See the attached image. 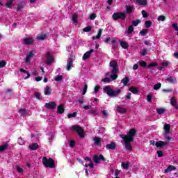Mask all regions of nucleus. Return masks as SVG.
I'll return each mask as SVG.
<instances>
[{
	"instance_id": "obj_1",
	"label": "nucleus",
	"mask_w": 178,
	"mask_h": 178,
	"mask_svg": "<svg viewBox=\"0 0 178 178\" xmlns=\"http://www.w3.org/2000/svg\"><path fill=\"white\" fill-rule=\"evenodd\" d=\"M137 136V130L135 128L130 129L127 132V135L120 134V137L124 140V144L125 145V149L127 151H133V147H131V143L134 141V137Z\"/></svg>"
},
{
	"instance_id": "obj_2",
	"label": "nucleus",
	"mask_w": 178,
	"mask_h": 178,
	"mask_svg": "<svg viewBox=\"0 0 178 178\" xmlns=\"http://www.w3.org/2000/svg\"><path fill=\"white\" fill-rule=\"evenodd\" d=\"M104 92L107 94L108 97H118L122 94V89H118L115 90L109 86H105L104 88Z\"/></svg>"
},
{
	"instance_id": "obj_3",
	"label": "nucleus",
	"mask_w": 178,
	"mask_h": 178,
	"mask_svg": "<svg viewBox=\"0 0 178 178\" xmlns=\"http://www.w3.org/2000/svg\"><path fill=\"white\" fill-rule=\"evenodd\" d=\"M42 163L45 168H49L50 169L55 168V161L52 158L47 159V156H44Z\"/></svg>"
},
{
	"instance_id": "obj_4",
	"label": "nucleus",
	"mask_w": 178,
	"mask_h": 178,
	"mask_svg": "<svg viewBox=\"0 0 178 178\" xmlns=\"http://www.w3.org/2000/svg\"><path fill=\"white\" fill-rule=\"evenodd\" d=\"M126 17H127V13L122 12L115 13L112 15V19L115 21H118L119 19H121V20H126Z\"/></svg>"
},
{
	"instance_id": "obj_5",
	"label": "nucleus",
	"mask_w": 178,
	"mask_h": 178,
	"mask_svg": "<svg viewBox=\"0 0 178 178\" xmlns=\"http://www.w3.org/2000/svg\"><path fill=\"white\" fill-rule=\"evenodd\" d=\"M72 129L74 131H76V133L79 134V137H81V138H84V137H86V134L84 133L83 128L81 127H80L79 125H73L72 127Z\"/></svg>"
},
{
	"instance_id": "obj_6",
	"label": "nucleus",
	"mask_w": 178,
	"mask_h": 178,
	"mask_svg": "<svg viewBox=\"0 0 178 178\" xmlns=\"http://www.w3.org/2000/svg\"><path fill=\"white\" fill-rule=\"evenodd\" d=\"M110 67H113L111 73H118L119 72V66L118 65V61L116 60H113L110 61Z\"/></svg>"
},
{
	"instance_id": "obj_7",
	"label": "nucleus",
	"mask_w": 178,
	"mask_h": 178,
	"mask_svg": "<svg viewBox=\"0 0 178 178\" xmlns=\"http://www.w3.org/2000/svg\"><path fill=\"white\" fill-rule=\"evenodd\" d=\"M44 108L54 111V109H56V103L55 102H49V103H45Z\"/></svg>"
},
{
	"instance_id": "obj_8",
	"label": "nucleus",
	"mask_w": 178,
	"mask_h": 178,
	"mask_svg": "<svg viewBox=\"0 0 178 178\" xmlns=\"http://www.w3.org/2000/svg\"><path fill=\"white\" fill-rule=\"evenodd\" d=\"M92 52H94V49H92L86 51L82 57L83 60H86V59H90V58H91V54H92Z\"/></svg>"
},
{
	"instance_id": "obj_9",
	"label": "nucleus",
	"mask_w": 178,
	"mask_h": 178,
	"mask_svg": "<svg viewBox=\"0 0 178 178\" xmlns=\"http://www.w3.org/2000/svg\"><path fill=\"white\" fill-rule=\"evenodd\" d=\"M54 60V57H52V54L51 53L47 52V60H46V63L47 65H52V62Z\"/></svg>"
},
{
	"instance_id": "obj_10",
	"label": "nucleus",
	"mask_w": 178,
	"mask_h": 178,
	"mask_svg": "<svg viewBox=\"0 0 178 178\" xmlns=\"http://www.w3.org/2000/svg\"><path fill=\"white\" fill-rule=\"evenodd\" d=\"M169 143L168 142H163L162 140H159L156 142L155 145L156 148H163V147H166Z\"/></svg>"
},
{
	"instance_id": "obj_11",
	"label": "nucleus",
	"mask_w": 178,
	"mask_h": 178,
	"mask_svg": "<svg viewBox=\"0 0 178 178\" xmlns=\"http://www.w3.org/2000/svg\"><path fill=\"white\" fill-rule=\"evenodd\" d=\"M170 104L175 109H178L177 99L175 96L171 97Z\"/></svg>"
},
{
	"instance_id": "obj_12",
	"label": "nucleus",
	"mask_w": 178,
	"mask_h": 178,
	"mask_svg": "<svg viewBox=\"0 0 178 178\" xmlns=\"http://www.w3.org/2000/svg\"><path fill=\"white\" fill-rule=\"evenodd\" d=\"M106 149H111V151H113L116 149V143L112 141L110 144H107L106 145Z\"/></svg>"
},
{
	"instance_id": "obj_13",
	"label": "nucleus",
	"mask_w": 178,
	"mask_h": 178,
	"mask_svg": "<svg viewBox=\"0 0 178 178\" xmlns=\"http://www.w3.org/2000/svg\"><path fill=\"white\" fill-rule=\"evenodd\" d=\"M34 42V39L33 38H26L24 39V44L25 45H31Z\"/></svg>"
},
{
	"instance_id": "obj_14",
	"label": "nucleus",
	"mask_w": 178,
	"mask_h": 178,
	"mask_svg": "<svg viewBox=\"0 0 178 178\" xmlns=\"http://www.w3.org/2000/svg\"><path fill=\"white\" fill-rule=\"evenodd\" d=\"M74 60L72 58H69L67 63V70H71L72 67H73V62Z\"/></svg>"
},
{
	"instance_id": "obj_15",
	"label": "nucleus",
	"mask_w": 178,
	"mask_h": 178,
	"mask_svg": "<svg viewBox=\"0 0 178 178\" xmlns=\"http://www.w3.org/2000/svg\"><path fill=\"white\" fill-rule=\"evenodd\" d=\"M34 58V53L33 52V51H31L27 55H26V58H24V60H26V62L27 63H29V62H30V60H31V58Z\"/></svg>"
},
{
	"instance_id": "obj_16",
	"label": "nucleus",
	"mask_w": 178,
	"mask_h": 178,
	"mask_svg": "<svg viewBox=\"0 0 178 178\" xmlns=\"http://www.w3.org/2000/svg\"><path fill=\"white\" fill-rule=\"evenodd\" d=\"M120 45L123 49H127L129 48V43L126 41L119 40Z\"/></svg>"
},
{
	"instance_id": "obj_17",
	"label": "nucleus",
	"mask_w": 178,
	"mask_h": 178,
	"mask_svg": "<svg viewBox=\"0 0 178 178\" xmlns=\"http://www.w3.org/2000/svg\"><path fill=\"white\" fill-rule=\"evenodd\" d=\"M172 170H176V167L172 165H169L168 168L164 170V173H169V172H172Z\"/></svg>"
},
{
	"instance_id": "obj_18",
	"label": "nucleus",
	"mask_w": 178,
	"mask_h": 178,
	"mask_svg": "<svg viewBox=\"0 0 178 178\" xmlns=\"http://www.w3.org/2000/svg\"><path fill=\"white\" fill-rule=\"evenodd\" d=\"M163 130L165 131L164 134H169V133H170V124H165L163 126Z\"/></svg>"
},
{
	"instance_id": "obj_19",
	"label": "nucleus",
	"mask_w": 178,
	"mask_h": 178,
	"mask_svg": "<svg viewBox=\"0 0 178 178\" xmlns=\"http://www.w3.org/2000/svg\"><path fill=\"white\" fill-rule=\"evenodd\" d=\"M40 148V145H38V143H34L29 145V149L32 151H36V149H38Z\"/></svg>"
},
{
	"instance_id": "obj_20",
	"label": "nucleus",
	"mask_w": 178,
	"mask_h": 178,
	"mask_svg": "<svg viewBox=\"0 0 178 178\" xmlns=\"http://www.w3.org/2000/svg\"><path fill=\"white\" fill-rule=\"evenodd\" d=\"M19 72H21V73H24L25 74H27V76L24 77V80H27V79H30L31 75H30V72H29V71H27L23 68H20Z\"/></svg>"
},
{
	"instance_id": "obj_21",
	"label": "nucleus",
	"mask_w": 178,
	"mask_h": 178,
	"mask_svg": "<svg viewBox=\"0 0 178 178\" xmlns=\"http://www.w3.org/2000/svg\"><path fill=\"white\" fill-rule=\"evenodd\" d=\"M65 112V107L63 106V104H60L57 107V113H59L60 115H62Z\"/></svg>"
},
{
	"instance_id": "obj_22",
	"label": "nucleus",
	"mask_w": 178,
	"mask_h": 178,
	"mask_svg": "<svg viewBox=\"0 0 178 178\" xmlns=\"http://www.w3.org/2000/svg\"><path fill=\"white\" fill-rule=\"evenodd\" d=\"M166 81H168V83H170V84H173L175 83H176V78L170 76V77L167 78Z\"/></svg>"
},
{
	"instance_id": "obj_23",
	"label": "nucleus",
	"mask_w": 178,
	"mask_h": 178,
	"mask_svg": "<svg viewBox=\"0 0 178 178\" xmlns=\"http://www.w3.org/2000/svg\"><path fill=\"white\" fill-rule=\"evenodd\" d=\"M117 112L119 113H127V109L122 108L120 106H117Z\"/></svg>"
},
{
	"instance_id": "obj_24",
	"label": "nucleus",
	"mask_w": 178,
	"mask_h": 178,
	"mask_svg": "<svg viewBox=\"0 0 178 178\" xmlns=\"http://www.w3.org/2000/svg\"><path fill=\"white\" fill-rule=\"evenodd\" d=\"M129 91H131V92H132L133 94H138L139 92L138 88L134 86H131L129 88Z\"/></svg>"
},
{
	"instance_id": "obj_25",
	"label": "nucleus",
	"mask_w": 178,
	"mask_h": 178,
	"mask_svg": "<svg viewBox=\"0 0 178 178\" xmlns=\"http://www.w3.org/2000/svg\"><path fill=\"white\" fill-rule=\"evenodd\" d=\"M101 35H102V29H99L98 31V33L97 35V36H92V38L93 40H99V38H101Z\"/></svg>"
},
{
	"instance_id": "obj_26",
	"label": "nucleus",
	"mask_w": 178,
	"mask_h": 178,
	"mask_svg": "<svg viewBox=\"0 0 178 178\" xmlns=\"http://www.w3.org/2000/svg\"><path fill=\"white\" fill-rule=\"evenodd\" d=\"M121 166L122 168V169H129V167L130 166V163L129 161H127V162H122L121 163Z\"/></svg>"
},
{
	"instance_id": "obj_27",
	"label": "nucleus",
	"mask_w": 178,
	"mask_h": 178,
	"mask_svg": "<svg viewBox=\"0 0 178 178\" xmlns=\"http://www.w3.org/2000/svg\"><path fill=\"white\" fill-rule=\"evenodd\" d=\"M90 115H93V116H97V108L92 107L90 110L88 111Z\"/></svg>"
},
{
	"instance_id": "obj_28",
	"label": "nucleus",
	"mask_w": 178,
	"mask_h": 178,
	"mask_svg": "<svg viewBox=\"0 0 178 178\" xmlns=\"http://www.w3.org/2000/svg\"><path fill=\"white\" fill-rule=\"evenodd\" d=\"M128 15H131V13H133V7L131 6H126V13Z\"/></svg>"
},
{
	"instance_id": "obj_29",
	"label": "nucleus",
	"mask_w": 178,
	"mask_h": 178,
	"mask_svg": "<svg viewBox=\"0 0 178 178\" xmlns=\"http://www.w3.org/2000/svg\"><path fill=\"white\" fill-rule=\"evenodd\" d=\"M94 141H95V144L97 146L99 147V145H101V138L99 137H95L94 138Z\"/></svg>"
},
{
	"instance_id": "obj_30",
	"label": "nucleus",
	"mask_w": 178,
	"mask_h": 178,
	"mask_svg": "<svg viewBox=\"0 0 178 178\" xmlns=\"http://www.w3.org/2000/svg\"><path fill=\"white\" fill-rule=\"evenodd\" d=\"M93 161L95 163H97V164L101 163V159H99V156L98 155H95L93 156Z\"/></svg>"
},
{
	"instance_id": "obj_31",
	"label": "nucleus",
	"mask_w": 178,
	"mask_h": 178,
	"mask_svg": "<svg viewBox=\"0 0 178 178\" xmlns=\"http://www.w3.org/2000/svg\"><path fill=\"white\" fill-rule=\"evenodd\" d=\"M9 145L8 143H5L0 146V152H3V151H6V149H8V147Z\"/></svg>"
},
{
	"instance_id": "obj_32",
	"label": "nucleus",
	"mask_w": 178,
	"mask_h": 178,
	"mask_svg": "<svg viewBox=\"0 0 178 178\" xmlns=\"http://www.w3.org/2000/svg\"><path fill=\"white\" fill-rule=\"evenodd\" d=\"M44 95H51V86H46V88H44Z\"/></svg>"
},
{
	"instance_id": "obj_33",
	"label": "nucleus",
	"mask_w": 178,
	"mask_h": 178,
	"mask_svg": "<svg viewBox=\"0 0 178 178\" xmlns=\"http://www.w3.org/2000/svg\"><path fill=\"white\" fill-rule=\"evenodd\" d=\"M140 23H141V20L140 19L133 20L131 25L134 27H137L138 24H140Z\"/></svg>"
},
{
	"instance_id": "obj_34",
	"label": "nucleus",
	"mask_w": 178,
	"mask_h": 178,
	"mask_svg": "<svg viewBox=\"0 0 178 178\" xmlns=\"http://www.w3.org/2000/svg\"><path fill=\"white\" fill-rule=\"evenodd\" d=\"M45 38H47V35H45V34H42L37 37L38 41H44V40H45Z\"/></svg>"
},
{
	"instance_id": "obj_35",
	"label": "nucleus",
	"mask_w": 178,
	"mask_h": 178,
	"mask_svg": "<svg viewBox=\"0 0 178 178\" xmlns=\"http://www.w3.org/2000/svg\"><path fill=\"white\" fill-rule=\"evenodd\" d=\"M129 81H130V79H129V77L127 76L121 80V83H122L124 86H127V83H129Z\"/></svg>"
},
{
	"instance_id": "obj_36",
	"label": "nucleus",
	"mask_w": 178,
	"mask_h": 178,
	"mask_svg": "<svg viewBox=\"0 0 178 178\" xmlns=\"http://www.w3.org/2000/svg\"><path fill=\"white\" fill-rule=\"evenodd\" d=\"M137 3L145 6L147 5V0H136Z\"/></svg>"
},
{
	"instance_id": "obj_37",
	"label": "nucleus",
	"mask_w": 178,
	"mask_h": 178,
	"mask_svg": "<svg viewBox=\"0 0 178 178\" xmlns=\"http://www.w3.org/2000/svg\"><path fill=\"white\" fill-rule=\"evenodd\" d=\"M78 19H79V15L77 14H74L72 15V21L74 22V23H78Z\"/></svg>"
},
{
	"instance_id": "obj_38",
	"label": "nucleus",
	"mask_w": 178,
	"mask_h": 178,
	"mask_svg": "<svg viewBox=\"0 0 178 178\" xmlns=\"http://www.w3.org/2000/svg\"><path fill=\"white\" fill-rule=\"evenodd\" d=\"M133 31H134V26L132 25H130L128 27V30L127 31V34H131V33H133Z\"/></svg>"
},
{
	"instance_id": "obj_39",
	"label": "nucleus",
	"mask_w": 178,
	"mask_h": 178,
	"mask_svg": "<svg viewBox=\"0 0 178 178\" xmlns=\"http://www.w3.org/2000/svg\"><path fill=\"white\" fill-rule=\"evenodd\" d=\"M92 29V27L91 26H88L86 27H85L83 29V31L84 33H90V31H91V29Z\"/></svg>"
},
{
	"instance_id": "obj_40",
	"label": "nucleus",
	"mask_w": 178,
	"mask_h": 178,
	"mask_svg": "<svg viewBox=\"0 0 178 178\" xmlns=\"http://www.w3.org/2000/svg\"><path fill=\"white\" fill-rule=\"evenodd\" d=\"M145 27L147 29H149V27H152V22L151 21H145Z\"/></svg>"
},
{
	"instance_id": "obj_41",
	"label": "nucleus",
	"mask_w": 178,
	"mask_h": 178,
	"mask_svg": "<svg viewBox=\"0 0 178 178\" xmlns=\"http://www.w3.org/2000/svg\"><path fill=\"white\" fill-rule=\"evenodd\" d=\"M147 33H148V29H143L140 32V35L143 37H145L147 35Z\"/></svg>"
},
{
	"instance_id": "obj_42",
	"label": "nucleus",
	"mask_w": 178,
	"mask_h": 178,
	"mask_svg": "<svg viewBox=\"0 0 178 178\" xmlns=\"http://www.w3.org/2000/svg\"><path fill=\"white\" fill-rule=\"evenodd\" d=\"M77 116V112H74L73 113H69L67 115L68 119H72V118H76Z\"/></svg>"
},
{
	"instance_id": "obj_43",
	"label": "nucleus",
	"mask_w": 178,
	"mask_h": 178,
	"mask_svg": "<svg viewBox=\"0 0 178 178\" xmlns=\"http://www.w3.org/2000/svg\"><path fill=\"white\" fill-rule=\"evenodd\" d=\"M161 87H162V83H156L154 86V87H153V88H154V90H159V88H161Z\"/></svg>"
},
{
	"instance_id": "obj_44",
	"label": "nucleus",
	"mask_w": 178,
	"mask_h": 178,
	"mask_svg": "<svg viewBox=\"0 0 178 178\" xmlns=\"http://www.w3.org/2000/svg\"><path fill=\"white\" fill-rule=\"evenodd\" d=\"M165 110L163 108H160L156 109V112L157 113H159V115H162V113H165Z\"/></svg>"
},
{
	"instance_id": "obj_45",
	"label": "nucleus",
	"mask_w": 178,
	"mask_h": 178,
	"mask_svg": "<svg viewBox=\"0 0 178 178\" xmlns=\"http://www.w3.org/2000/svg\"><path fill=\"white\" fill-rule=\"evenodd\" d=\"M54 80H55V81H62V80H63V76L58 75L55 77Z\"/></svg>"
},
{
	"instance_id": "obj_46",
	"label": "nucleus",
	"mask_w": 178,
	"mask_h": 178,
	"mask_svg": "<svg viewBox=\"0 0 178 178\" xmlns=\"http://www.w3.org/2000/svg\"><path fill=\"white\" fill-rule=\"evenodd\" d=\"M148 52V50L147 49H143L140 51V55L141 56H145Z\"/></svg>"
},
{
	"instance_id": "obj_47",
	"label": "nucleus",
	"mask_w": 178,
	"mask_h": 178,
	"mask_svg": "<svg viewBox=\"0 0 178 178\" xmlns=\"http://www.w3.org/2000/svg\"><path fill=\"white\" fill-rule=\"evenodd\" d=\"M157 20L159 22H165L166 20V17H165L163 15H160V16H159Z\"/></svg>"
},
{
	"instance_id": "obj_48",
	"label": "nucleus",
	"mask_w": 178,
	"mask_h": 178,
	"mask_svg": "<svg viewBox=\"0 0 178 178\" xmlns=\"http://www.w3.org/2000/svg\"><path fill=\"white\" fill-rule=\"evenodd\" d=\"M19 112L21 116H26V113L27 111L24 108H21Z\"/></svg>"
},
{
	"instance_id": "obj_49",
	"label": "nucleus",
	"mask_w": 178,
	"mask_h": 178,
	"mask_svg": "<svg viewBox=\"0 0 178 178\" xmlns=\"http://www.w3.org/2000/svg\"><path fill=\"white\" fill-rule=\"evenodd\" d=\"M156 66H158V63H151L150 64H149V65L147 66V67L148 69H149L150 67H156Z\"/></svg>"
},
{
	"instance_id": "obj_50",
	"label": "nucleus",
	"mask_w": 178,
	"mask_h": 178,
	"mask_svg": "<svg viewBox=\"0 0 178 178\" xmlns=\"http://www.w3.org/2000/svg\"><path fill=\"white\" fill-rule=\"evenodd\" d=\"M6 6V8H10L12 6H13V3H12V1H7Z\"/></svg>"
},
{
	"instance_id": "obj_51",
	"label": "nucleus",
	"mask_w": 178,
	"mask_h": 178,
	"mask_svg": "<svg viewBox=\"0 0 178 178\" xmlns=\"http://www.w3.org/2000/svg\"><path fill=\"white\" fill-rule=\"evenodd\" d=\"M139 65L140 66H141L142 67H147V63L144 60H141L139 62Z\"/></svg>"
},
{
	"instance_id": "obj_52",
	"label": "nucleus",
	"mask_w": 178,
	"mask_h": 178,
	"mask_svg": "<svg viewBox=\"0 0 178 178\" xmlns=\"http://www.w3.org/2000/svg\"><path fill=\"white\" fill-rule=\"evenodd\" d=\"M117 74L118 73H111V75L110 76L111 79L116 80V79H118V74Z\"/></svg>"
},
{
	"instance_id": "obj_53",
	"label": "nucleus",
	"mask_w": 178,
	"mask_h": 178,
	"mask_svg": "<svg viewBox=\"0 0 178 178\" xmlns=\"http://www.w3.org/2000/svg\"><path fill=\"white\" fill-rule=\"evenodd\" d=\"M5 66H6V61L5 60L0 61V69L5 67Z\"/></svg>"
},
{
	"instance_id": "obj_54",
	"label": "nucleus",
	"mask_w": 178,
	"mask_h": 178,
	"mask_svg": "<svg viewBox=\"0 0 178 178\" xmlns=\"http://www.w3.org/2000/svg\"><path fill=\"white\" fill-rule=\"evenodd\" d=\"M156 152L158 158H162V156H163V152H162V150H159Z\"/></svg>"
},
{
	"instance_id": "obj_55",
	"label": "nucleus",
	"mask_w": 178,
	"mask_h": 178,
	"mask_svg": "<svg viewBox=\"0 0 178 178\" xmlns=\"http://www.w3.org/2000/svg\"><path fill=\"white\" fill-rule=\"evenodd\" d=\"M23 8H24V7L23 6L22 3L17 4V10H22V9H23Z\"/></svg>"
},
{
	"instance_id": "obj_56",
	"label": "nucleus",
	"mask_w": 178,
	"mask_h": 178,
	"mask_svg": "<svg viewBox=\"0 0 178 178\" xmlns=\"http://www.w3.org/2000/svg\"><path fill=\"white\" fill-rule=\"evenodd\" d=\"M96 17H97V15L95 13H92V14H90L89 19L90 20H95V19H96Z\"/></svg>"
},
{
	"instance_id": "obj_57",
	"label": "nucleus",
	"mask_w": 178,
	"mask_h": 178,
	"mask_svg": "<svg viewBox=\"0 0 178 178\" xmlns=\"http://www.w3.org/2000/svg\"><path fill=\"white\" fill-rule=\"evenodd\" d=\"M16 169L19 173H23V172H24V170H23V168H20L19 165H16Z\"/></svg>"
},
{
	"instance_id": "obj_58",
	"label": "nucleus",
	"mask_w": 178,
	"mask_h": 178,
	"mask_svg": "<svg viewBox=\"0 0 178 178\" xmlns=\"http://www.w3.org/2000/svg\"><path fill=\"white\" fill-rule=\"evenodd\" d=\"M103 83H111V79L108 77H105L104 79H102Z\"/></svg>"
},
{
	"instance_id": "obj_59",
	"label": "nucleus",
	"mask_w": 178,
	"mask_h": 178,
	"mask_svg": "<svg viewBox=\"0 0 178 178\" xmlns=\"http://www.w3.org/2000/svg\"><path fill=\"white\" fill-rule=\"evenodd\" d=\"M87 88H88V86L86 84L82 92V95H86V92H87Z\"/></svg>"
},
{
	"instance_id": "obj_60",
	"label": "nucleus",
	"mask_w": 178,
	"mask_h": 178,
	"mask_svg": "<svg viewBox=\"0 0 178 178\" xmlns=\"http://www.w3.org/2000/svg\"><path fill=\"white\" fill-rule=\"evenodd\" d=\"M35 97L37 98V99H41V94L39 92H35Z\"/></svg>"
},
{
	"instance_id": "obj_61",
	"label": "nucleus",
	"mask_w": 178,
	"mask_h": 178,
	"mask_svg": "<svg viewBox=\"0 0 178 178\" xmlns=\"http://www.w3.org/2000/svg\"><path fill=\"white\" fill-rule=\"evenodd\" d=\"M147 102H152V95H147Z\"/></svg>"
},
{
	"instance_id": "obj_62",
	"label": "nucleus",
	"mask_w": 178,
	"mask_h": 178,
	"mask_svg": "<svg viewBox=\"0 0 178 178\" xmlns=\"http://www.w3.org/2000/svg\"><path fill=\"white\" fill-rule=\"evenodd\" d=\"M104 42L106 44H110L111 43V38L107 37L104 40Z\"/></svg>"
},
{
	"instance_id": "obj_63",
	"label": "nucleus",
	"mask_w": 178,
	"mask_h": 178,
	"mask_svg": "<svg viewBox=\"0 0 178 178\" xmlns=\"http://www.w3.org/2000/svg\"><path fill=\"white\" fill-rule=\"evenodd\" d=\"M172 27L175 30V31H178L177 23L172 24Z\"/></svg>"
},
{
	"instance_id": "obj_64",
	"label": "nucleus",
	"mask_w": 178,
	"mask_h": 178,
	"mask_svg": "<svg viewBox=\"0 0 178 178\" xmlns=\"http://www.w3.org/2000/svg\"><path fill=\"white\" fill-rule=\"evenodd\" d=\"M142 15L145 18L148 17V13H147V11H145V10H142Z\"/></svg>"
}]
</instances>
